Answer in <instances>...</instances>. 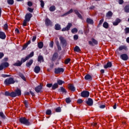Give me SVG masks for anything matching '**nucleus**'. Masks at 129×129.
<instances>
[{
  "label": "nucleus",
  "mask_w": 129,
  "mask_h": 129,
  "mask_svg": "<svg viewBox=\"0 0 129 129\" xmlns=\"http://www.w3.org/2000/svg\"><path fill=\"white\" fill-rule=\"evenodd\" d=\"M19 121L20 123H22V124H24L25 125L27 126L31 125V123L29 121V120L25 117L20 118Z\"/></svg>",
  "instance_id": "nucleus-1"
},
{
  "label": "nucleus",
  "mask_w": 129,
  "mask_h": 129,
  "mask_svg": "<svg viewBox=\"0 0 129 129\" xmlns=\"http://www.w3.org/2000/svg\"><path fill=\"white\" fill-rule=\"evenodd\" d=\"M16 82L15 80H14V78H9L6 79L4 81V84L7 85V86L9 85H11V84H14Z\"/></svg>",
  "instance_id": "nucleus-2"
},
{
  "label": "nucleus",
  "mask_w": 129,
  "mask_h": 129,
  "mask_svg": "<svg viewBox=\"0 0 129 129\" xmlns=\"http://www.w3.org/2000/svg\"><path fill=\"white\" fill-rule=\"evenodd\" d=\"M33 56H34V51H32L29 55L26 56L25 58L24 57H22L21 58L20 62H21L22 64H23V63H25V62H26L27 60H29L30 58H32V57H33Z\"/></svg>",
  "instance_id": "nucleus-3"
},
{
  "label": "nucleus",
  "mask_w": 129,
  "mask_h": 129,
  "mask_svg": "<svg viewBox=\"0 0 129 129\" xmlns=\"http://www.w3.org/2000/svg\"><path fill=\"white\" fill-rule=\"evenodd\" d=\"M12 94L13 95V98H15V97H17V96H21V95H22V91L21 89L17 88L15 92H12Z\"/></svg>",
  "instance_id": "nucleus-4"
},
{
  "label": "nucleus",
  "mask_w": 129,
  "mask_h": 129,
  "mask_svg": "<svg viewBox=\"0 0 129 129\" xmlns=\"http://www.w3.org/2000/svg\"><path fill=\"white\" fill-rule=\"evenodd\" d=\"M59 41L60 42V44L62 46V48H66V46H67V41L64 37L60 36L59 37Z\"/></svg>",
  "instance_id": "nucleus-5"
},
{
  "label": "nucleus",
  "mask_w": 129,
  "mask_h": 129,
  "mask_svg": "<svg viewBox=\"0 0 129 129\" xmlns=\"http://www.w3.org/2000/svg\"><path fill=\"white\" fill-rule=\"evenodd\" d=\"M89 95H90V93L88 91H83L81 93V96L82 97H84V98H87L89 97Z\"/></svg>",
  "instance_id": "nucleus-6"
},
{
  "label": "nucleus",
  "mask_w": 129,
  "mask_h": 129,
  "mask_svg": "<svg viewBox=\"0 0 129 129\" xmlns=\"http://www.w3.org/2000/svg\"><path fill=\"white\" fill-rule=\"evenodd\" d=\"M72 27V23H68L66 27L63 28L61 29L62 32L68 31L70 30V28Z\"/></svg>",
  "instance_id": "nucleus-7"
},
{
  "label": "nucleus",
  "mask_w": 129,
  "mask_h": 129,
  "mask_svg": "<svg viewBox=\"0 0 129 129\" xmlns=\"http://www.w3.org/2000/svg\"><path fill=\"white\" fill-rule=\"evenodd\" d=\"M57 90L58 92H60V93H62V94H67V90H66V89L63 87H60V88H58Z\"/></svg>",
  "instance_id": "nucleus-8"
},
{
  "label": "nucleus",
  "mask_w": 129,
  "mask_h": 129,
  "mask_svg": "<svg viewBox=\"0 0 129 129\" xmlns=\"http://www.w3.org/2000/svg\"><path fill=\"white\" fill-rule=\"evenodd\" d=\"M60 72H64V69L62 68H57L54 69V74H60Z\"/></svg>",
  "instance_id": "nucleus-9"
},
{
  "label": "nucleus",
  "mask_w": 129,
  "mask_h": 129,
  "mask_svg": "<svg viewBox=\"0 0 129 129\" xmlns=\"http://www.w3.org/2000/svg\"><path fill=\"white\" fill-rule=\"evenodd\" d=\"M120 58L122 59L123 61H127L128 60V56L126 53H123L121 54L120 56Z\"/></svg>",
  "instance_id": "nucleus-10"
},
{
  "label": "nucleus",
  "mask_w": 129,
  "mask_h": 129,
  "mask_svg": "<svg viewBox=\"0 0 129 129\" xmlns=\"http://www.w3.org/2000/svg\"><path fill=\"white\" fill-rule=\"evenodd\" d=\"M33 17V15L31 13H27L25 15V20L27 21V22H30L31 21V19Z\"/></svg>",
  "instance_id": "nucleus-11"
},
{
  "label": "nucleus",
  "mask_w": 129,
  "mask_h": 129,
  "mask_svg": "<svg viewBox=\"0 0 129 129\" xmlns=\"http://www.w3.org/2000/svg\"><path fill=\"white\" fill-rule=\"evenodd\" d=\"M86 103L87 105H89V106H92V105H93V100L91 98H89L88 100L86 101Z\"/></svg>",
  "instance_id": "nucleus-12"
},
{
  "label": "nucleus",
  "mask_w": 129,
  "mask_h": 129,
  "mask_svg": "<svg viewBox=\"0 0 129 129\" xmlns=\"http://www.w3.org/2000/svg\"><path fill=\"white\" fill-rule=\"evenodd\" d=\"M58 53L54 52L51 57V61H52V62H54V61H56L58 58Z\"/></svg>",
  "instance_id": "nucleus-13"
},
{
  "label": "nucleus",
  "mask_w": 129,
  "mask_h": 129,
  "mask_svg": "<svg viewBox=\"0 0 129 129\" xmlns=\"http://www.w3.org/2000/svg\"><path fill=\"white\" fill-rule=\"evenodd\" d=\"M42 88H43V87L42 86V85H40L37 86L36 87H35L34 89V90L37 92V93H39L41 92Z\"/></svg>",
  "instance_id": "nucleus-14"
},
{
  "label": "nucleus",
  "mask_w": 129,
  "mask_h": 129,
  "mask_svg": "<svg viewBox=\"0 0 129 129\" xmlns=\"http://www.w3.org/2000/svg\"><path fill=\"white\" fill-rule=\"evenodd\" d=\"M112 66V63L111 61H108L106 64L104 65V68L107 69V68H111Z\"/></svg>",
  "instance_id": "nucleus-15"
},
{
  "label": "nucleus",
  "mask_w": 129,
  "mask_h": 129,
  "mask_svg": "<svg viewBox=\"0 0 129 129\" xmlns=\"http://www.w3.org/2000/svg\"><path fill=\"white\" fill-rule=\"evenodd\" d=\"M45 26L48 27V26H51L52 24V22H51V20L49 19V18L45 19Z\"/></svg>",
  "instance_id": "nucleus-16"
},
{
  "label": "nucleus",
  "mask_w": 129,
  "mask_h": 129,
  "mask_svg": "<svg viewBox=\"0 0 129 129\" xmlns=\"http://www.w3.org/2000/svg\"><path fill=\"white\" fill-rule=\"evenodd\" d=\"M33 62L34 60L32 59H30L29 61L26 63V67H28V68H31V66H32V64H33Z\"/></svg>",
  "instance_id": "nucleus-17"
},
{
  "label": "nucleus",
  "mask_w": 129,
  "mask_h": 129,
  "mask_svg": "<svg viewBox=\"0 0 129 129\" xmlns=\"http://www.w3.org/2000/svg\"><path fill=\"white\" fill-rule=\"evenodd\" d=\"M7 38V35H6V33L3 31H0V39L2 40H5Z\"/></svg>",
  "instance_id": "nucleus-18"
},
{
  "label": "nucleus",
  "mask_w": 129,
  "mask_h": 129,
  "mask_svg": "<svg viewBox=\"0 0 129 129\" xmlns=\"http://www.w3.org/2000/svg\"><path fill=\"white\" fill-rule=\"evenodd\" d=\"M74 12H75V14H76V15H77V16L79 17V19H81V20L83 19V17H82V16L81 15V14L79 13V12H78V10H75Z\"/></svg>",
  "instance_id": "nucleus-19"
},
{
  "label": "nucleus",
  "mask_w": 129,
  "mask_h": 129,
  "mask_svg": "<svg viewBox=\"0 0 129 129\" xmlns=\"http://www.w3.org/2000/svg\"><path fill=\"white\" fill-rule=\"evenodd\" d=\"M13 94H13V92H10L9 91H6L5 92L4 95H5V96H10V97H12V98H13Z\"/></svg>",
  "instance_id": "nucleus-20"
},
{
  "label": "nucleus",
  "mask_w": 129,
  "mask_h": 129,
  "mask_svg": "<svg viewBox=\"0 0 129 129\" xmlns=\"http://www.w3.org/2000/svg\"><path fill=\"white\" fill-rule=\"evenodd\" d=\"M34 71L35 73L38 74V73H39V72H40V71H41V68H40L38 66H36L34 68Z\"/></svg>",
  "instance_id": "nucleus-21"
},
{
  "label": "nucleus",
  "mask_w": 129,
  "mask_h": 129,
  "mask_svg": "<svg viewBox=\"0 0 129 129\" xmlns=\"http://www.w3.org/2000/svg\"><path fill=\"white\" fill-rule=\"evenodd\" d=\"M121 22V20L119 18H117L115 22H113V26H117L119 23Z\"/></svg>",
  "instance_id": "nucleus-22"
},
{
  "label": "nucleus",
  "mask_w": 129,
  "mask_h": 129,
  "mask_svg": "<svg viewBox=\"0 0 129 129\" xmlns=\"http://www.w3.org/2000/svg\"><path fill=\"white\" fill-rule=\"evenodd\" d=\"M68 88L70 90H71V91H75V90H76V88H75L74 85L72 84L69 85Z\"/></svg>",
  "instance_id": "nucleus-23"
},
{
  "label": "nucleus",
  "mask_w": 129,
  "mask_h": 129,
  "mask_svg": "<svg viewBox=\"0 0 129 129\" xmlns=\"http://www.w3.org/2000/svg\"><path fill=\"white\" fill-rule=\"evenodd\" d=\"M54 29L56 31H60V30H61V25L59 24H55Z\"/></svg>",
  "instance_id": "nucleus-24"
},
{
  "label": "nucleus",
  "mask_w": 129,
  "mask_h": 129,
  "mask_svg": "<svg viewBox=\"0 0 129 129\" xmlns=\"http://www.w3.org/2000/svg\"><path fill=\"white\" fill-rule=\"evenodd\" d=\"M118 49L119 51H122V50H125V51H126V50H127V47L125 45H121L119 47Z\"/></svg>",
  "instance_id": "nucleus-25"
},
{
  "label": "nucleus",
  "mask_w": 129,
  "mask_h": 129,
  "mask_svg": "<svg viewBox=\"0 0 129 129\" xmlns=\"http://www.w3.org/2000/svg\"><path fill=\"white\" fill-rule=\"evenodd\" d=\"M73 13V9H71L68 12H66V13L63 14L61 17H65L66 16H68V15H70V14H72Z\"/></svg>",
  "instance_id": "nucleus-26"
},
{
  "label": "nucleus",
  "mask_w": 129,
  "mask_h": 129,
  "mask_svg": "<svg viewBox=\"0 0 129 129\" xmlns=\"http://www.w3.org/2000/svg\"><path fill=\"white\" fill-rule=\"evenodd\" d=\"M86 22L89 25H92L94 23V22H93V20L90 18H87Z\"/></svg>",
  "instance_id": "nucleus-27"
},
{
  "label": "nucleus",
  "mask_w": 129,
  "mask_h": 129,
  "mask_svg": "<svg viewBox=\"0 0 129 129\" xmlns=\"http://www.w3.org/2000/svg\"><path fill=\"white\" fill-rule=\"evenodd\" d=\"M59 87V85H58V84L57 83H55L52 85V90H55V89H57Z\"/></svg>",
  "instance_id": "nucleus-28"
},
{
  "label": "nucleus",
  "mask_w": 129,
  "mask_h": 129,
  "mask_svg": "<svg viewBox=\"0 0 129 129\" xmlns=\"http://www.w3.org/2000/svg\"><path fill=\"white\" fill-rule=\"evenodd\" d=\"M22 62L20 60H17V62L13 64V66H17L18 67L22 66Z\"/></svg>",
  "instance_id": "nucleus-29"
},
{
  "label": "nucleus",
  "mask_w": 129,
  "mask_h": 129,
  "mask_svg": "<svg viewBox=\"0 0 129 129\" xmlns=\"http://www.w3.org/2000/svg\"><path fill=\"white\" fill-rule=\"evenodd\" d=\"M85 80H92V77L90 75L88 74L85 76Z\"/></svg>",
  "instance_id": "nucleus-30"
},
{
  "label": "nucleus",
  "mask_w": 129,
  "mask_h": 129,
  "mask_svg": "<svg viewBox=\"0 0 129 129\" xmlns=\"http://www.w3.org/2000/svg\"><path fill=\"white\" fill-rule=\"evenodd\" d=\"M0 117L2 118V119H7V116L4 113V112H0Z\"/></svg>",
  "instance_id": "nucleus-31"
},
{
  "label": "nucleus",
  "mask_w": 129,
  "mask_h": 129,
  "mask_svg": "<svg viewBox=\"0 0 129 129\" xmlns=\"http://www.w3.org/2000/svg\"><path fill=\"white\" fill-rule=\"evenodd\" d=\"M113 15V13H112V12L111 11H108L106 15V17L107 18H109V17H112V15Z\"/></svg>",
  "instance_id": "nucleus-32"
},
{
  "label": "nucleus",
  "mask_w": 129,
  "mask_h": 129,
  "mask_svg": "<svg viewBox=\"0 0 129 129\" xmlns=\"http://www.w3.org/2000/svg\"><path fill=\"white\" fill-rule=\"evenodd\" d=\"M56 83L57 85H62V84H64V83H65V82L61 80H58Z\"/></svg>",
  "instance_id": "nucleus-33"
},
{
  "label": "nucleus",
  "mask_w": 129,
  "mask_h": 129,
  "mask_svg": "<svg viewBox=\"0 0 129 129\" xmlns=\"http://www.w3.org/2000/svg\"><path fill=\"white\" fill-rule=\"evenodd\" d=\"M103 27L105 29H108V27H109V25H108V23L107 22H104L103 24Z\"/></svg>",
  "instance_id": "nucleus-34"
},
{
  "label": "nucleus",
  "mask_w": 129,
  "mask_h": 129,
  "mask_svg": "<svg viewBox=\"0 0 129 129\" xmlns=\"http://www.w3.org/2000/svg\"><path fill=\"white\" fill-rule=\"evenodd\" d=\"M19 76L20 77V78L22 79L24 81H26V78L25 77V76H24V74L22 73H20L19 74Z\"/></svg>",
  "instance_id": "nucleus-35"
},
{
  "label": "nucleus",
  "mask_w": 129,
  "mask_h": 129,
  "mask_svg": "<svg viewBox=\"0 0 129 129\" xmlns=\"http://www.w3.org/2000/svg\"><path fill=\"white\" fill-rule=\"evenodd\" d=\"M49 10L50 12H55L56 10V7H55V6H52L49 8Z\"/></svg>",
  "instance_id": "nucleus-36"
},
{
  "label": "nucleus",
  "mask_w": 129,
  "mask_h": 129,
  "mask_svg": "<svg viewBox=\"0 0 129 129\" xmlns=\"http://www.w3.org/2000/svg\"><path fill=\"white\" fill-rule=\"evenodd\" d=\"M124 11L125 13H129V5H126L124 8Z\"/></svg>",
  "instance_id": "nucleus-37"
},
{
  "label": "nucleus",
  "mask_w": 129,
  "mask_h": 129,
  "mask_svg": "<svg viewBox=\"0 0 129 129\" xmlns=\"http://www.w3.org/2000/svg\"><path fill=\"white\" fill-rule=\"evenodd\" d=\"M42 61V62H44V57L42 55H39L38 57V61L41 62Z\"/></svg>",
  "instance_id": "nucleus-38"
},
{
  "label": "nucleus",
  "mask_w": 129,
  "mask_h": 129,
  "mask_svg": "<svg viewBox=\"0 0 129 129\" xmlns=\"http://www.w3.org/2000/svg\"><path fill=\"white\" fill-rule=\"evenodd\" d=\"M38 47L39 49H42L44 47V43L43 42H40L38 43Z\"/></svg>",
  "instance_id": "nucleus-39"
},
{
  "label": "nucleus",
  "mask_w": 129,
  "mask_h": 129,
  "mask_svg": "<svg viewBox=\"0 0 129 129\" xmlns=\"http://www.w3.org/2000/svg\"><path fill=\"white\" fill-rule=\"evenodd\" d=\"M2 64L4 68H7V67L10 66V64L8 62H3Z\"/></svg>",
  "instance_id": "nucleus-40"
},
{
  "label": "nucleus",
  "mask_w": 129,
  "mask_h": 129,
  "mask_svg": "<svg viewBox=\"0 0 129 129\" xmlns=\"http://www.w3.org/2000/svg\"><path fill=\"white\" fill-rule=\"evenodd\" d=\"M45 114H46L47 115H51V114H52V110L49 109L46 110Z\"/></svg>",
  "instance_id": "nucleus-41"
},
{
  "label": "nucleus",
  "mask_w": 129,
  "mask_h": 129,
  "mask_svg": "<svg viewBox=\"0 0 129 129\" xmlns=\"http://www.w3.org/2000/svg\"><path fill=\"white\" fill-rule=\"evenodd\" d=\"M74 51L75 52H80V51H81V49H80V48H79L78 46H76L74 48Z\"/></svg>",
  "instance_id": "nucleus-42"
},
{
  "label": "nucleus",
  "mask_w": 129,
  "mask_h": 129,
  "mask_svg": "<svg viewBox=\"0 0 129 129\" xmlns=\"http://www.w3.org/2000/svg\"><path fill=\"white\" fill-rule=\"evenodd\" d=\"M72 34H75V33H77L78 32V29L76 28H73L71 30Z\"/></svg>",
  "instance_id": "nucleus-43"
},
{
  "label": "nucleus",
  "mask_w": 129,
  "mask_h": 129,
  "mask_svg": "<svg viewBox=\"0 0 129 129\" xmlns=\"http://www.w3.org/2000/svg\"><path fill=\"white\" fill-rule=\"evenodd\" d=\"M92 41L94 45H97L98 44V41L94 38H92Z\"/></svg>",
  "instance_id": "nucleus-44"
},
{
  "label": "nucleus",
  "mask_w": 129,
  "mask_h": 129,
  "mask_svg": "<svg viewBox=\"0 0 129 129\" xmlns=\"http://www.w3.org/2000/svg\"><path fill=\"white\" fill-rule=\"evenodd\" d=\"M71 101H72V100L70 99V97L66 98V103H71Z\"/></svg>",
  "instance_id": "nucleus-45"
},
{
  "label": "nucleus",
  "mask_w": 129,
  "mask_h": 129,
  "mask_svg": "<svg viewBox=\"0 0 129 129\" xmlns=\"http://www.w3.org/2000/svg\"><path fill=\"white\" fill-rule=\"evenodd\" d=\"M7 3L8 5H11L12 6L14 4V0H7Z\"/></svg>",
  "instance_id": "nucleus-46"
},
{
  "label": "nucleus",
  "mask_w": 129,
  "mask_h": 129,
  "mask_svg": "<svg viewBox=\"0 0 129 129\" xmlns=\"http://www.w3.org/2000/svg\"><path fill=\"white\" fill-rule=\"evenodd\" d=\"M25 105V107L28 108V107H29V103H28V101L25 100H24V102H23Z\"/></svg>",
  "instance_id": "nucleus-47"
},
{
  "label": "nucleus",
  "mask_w": 129,
  "mask_h": 129,
  "mask_svg": "<svg viewBox=\"0 0 129 129\" xmlns=\"http://www.w3.org/2000/svg\"><path fill=\"white\" fill-rule=\"evenodd\" d=\"M55 111L56 112H61V107H58L57 108H56L55 109Z\"/></svg>",
  "instance_id": "nucleus-48"
},
{
  "label": "nucleus",
  "mask_w": 129,
  "mask_h": 129,
  "mask_svg": "<svg viewBox=\"0 0 129 129\" xmlns=\"http://www.w3.org/2000/svg\"><path fill=\"white\" fill-rule=\"evenodd\" d=\"M4 30L5 31H7V30H8V29L9 28V26L8 25V23H6L4 25V27H3Z\"/></svg>",
  "instance_id": "nucleus-49"
},
{
  "label": "nucleus",
  "mask_w": 129,
  "mask_h": 129,
  "mask_svg": "<svg viewBox=\"0 0 129 129\" xmlns=\"http://www.w3.org/2000/svg\"><path fill=\"white\" fill-rule=\"evenodd\" d=\"M40 6L41 8H44V6H45V3H44V1L43 0H40Z\"/></svg>",
  "instance_id": "nucleus-50"
},
{
  "label": "nucleus",
  "mask_w": 129,
  "mask_h": 129,
  "mask_svg": "<svg viewBox=\"0 0 129 129\" xmlns=\"http://www.w3.org/2000/svg\"><path fill=\"white\" fill-rule=\"evenodd\" d=\"M11 75H6V74H2V77H3L4 78H6L7 77H11Z\"/></svg>",
  "instance_id": "nucleus-51"
},
{
  "label": "nucleus",
  "mask_w": 129,
  "mask_h": 129,
  "mask_svg": "<svg viewBox=\"0 0 129 129\" xmlns=\"http://www.w3.org/2000/svg\"><path fill=\"white\" fill-rule=\"evenodd\" d=\"M125 34H129V27H126L124 29Z\"/></svg>",
  "instance_id": "nucleus-52"
},
{
  "label": "nucleus",
  "mask_w": 129,
  "mask_h": 129,
  "mask_svg": "<svg viewBox=\"0 0 129 129\" xmlns=\"http://www.w3.org/2000/svg\"><path fill=\"white\" fill-rule=\"evenodd\" d=\"M70 61H71V59L70 58H68L67 59L65 60L64 63L65 64H69V62H70Z\"/></svg>",
  "instance_id": "nucleus-53"
},
{
  "label": "nucleus",
  "mask_w": 129,
  "mask_h": 129,
  "mask_svg": "<svg viewBox=\"0 0 129 129\" xmlns=\"http://www.w3.org/2000/svg\"><path fill=\"white\" fill-rule=\"evenodd\" d=\"M82 102H83V100L82 99H79L77 100V103H78L79 104H81V103H82Z\"/></svg>",
  "instance_id": "nucleus-54"
},
{
  "label": "nucleus",
  "mask_w": 129,
  "mask_h": 129,
  "mask_svg": "<svg viewBox=\"0 0 129 129\" xmlns=\"http://www.w3.org/2000/svg\"><path fill=\"white\" fill-rule=\"evenodd\" d=\"M27 10L29 13H33V12H34V9L31 8L30 7L28 8Z\"/></svg>",
  "instance_id": "nucleus-55"
},
{
  "label": "nucleus",
  "mask_w": 129,
  "mask_h": 129,
  "mask_svg": "<svg viewBox=\"0 0 129 129\" xmlns=\"http://www.w3.org/2000/svg\"><path fill=\"white\" fill-rule=\"evenodd\" d=\"M27 22H28V20H26V19L23 21V27L27 26Z\"/></svg>",
  "instance_id": "nucleus-56"
},
{
  "label": "nucleus",
  "mask_w": 129,
  "mask_h": 129,
  "mask_svg": "<svg viewBox=\"0 0 129 129\" xmlns=\"http://www.w3.org/2000/svg\"><path fill=\"white\" fill-rule=\"evenodd\" d=\"M53 86V84H47L46 85V87H48V88H51Z\"/></svg>",
  "instance_id": "nucleus-57"
},
{
  "label": "nucleus",
  "mask_w": 129,
  "mask_h": 129,
  "mask_svg": "<svg viewBox=\"0 0 129 129\" xmlns=\"http://www.w3.org/2000/svg\"><path fill=\"white\" fill-rule=\"evenodd\" d=\"M53 46H54V42L51 41L49 43V47L50 48H53Z\"/></svg>",
  "instance_id": "nucleus-58"
},
{
  "label": "nucleus",
  "mask_w": 129,
  "mask_h": 129,
  "mask_svg": "<svg viewBox=\"0 0 129 129\" xmlns=\"http://www.w3.org/2000/svg\"><path fill=\"white\" fill-rule=\"evenodd\" d=\"M27 5L28 7H32V6H33V3H32L31 1H29L27 3Z\"/></svg>",
  "instance_id": "nucleus-59"
},
{
  "label": "nucleus",
  "mask_w": 129,
  "mask_h": 129,
  "mask_svg": "<svg viewBox=\"0 0 129 129\" xmlns=\"http://www.w3.org/2000/svg\"><path fill=\"white\" fill-rule=\"evenodd\" d=\"M106 106L105 105H100L99 106V108H101V109H103V108H105Z\"/></svg>",
  "instance_id": "nucleus-60"
},
{
  "label": "nucleus",
  "mask_w": 129,
  "mask_h": 129,
  "mask_svg": "<svg viewBox=\"0 0 129 129\" xmlns=\"http://www.w3.org/2000/svg\"><path fill=\"white\" fill-rule=\"evenodd\" d=\"M74 40H75V41H76L77 40H78V35H75L74 36Z\"/></svg>",
  "instance_id": "nucleus-61"
},
{
  "label": "nucleus",
  "mask_w": 129,
  "mask_h": 129,
  "mask_svg": "<svg viewBox=\"0 0 129 129\" xmlns=\"http://www.w3.org/2000/svg\"><path fill=\"white\" fill-rule=\"evenodd\" d=\"M27 47H28V45L26 43L23 45L22 50H26V49H27Z\"/></svg>",
  "instance_id": "nucleus-62"
},
{
  "label": "nucleus",
  "mask_w": 129,
  "mask_h": 129,
  "mask_svg": "<svg viewBox=\"0 0 129 129\" xmlns=\"http://www.w3.org/2000/svg\"><path fill=\"white\" fill-rule=\"evenodd\" d=\"M36 39H37V36H33L32 39V42H35L36 41Z\"/></svg>",
  "instance_id": "nucleus-63"
},
{
  "label": "nucleus",
  "mask_w": 129,
  "mask_h": 129,
  "mask_svg": "<svg viewBox=\"0 0 129 129\" xmlns=\"http://www.w3.org/2000/svg\"><path fill=\"white\" fill-rule=\"evenodd\" d=\"M104 21V20L103 19L100 20L99 21V23L98 25H99V26H100V25H101V24H102V23H103V21Z\"/></svg>",
  "instance_id": "nucleus-64"
}]
</instances>
